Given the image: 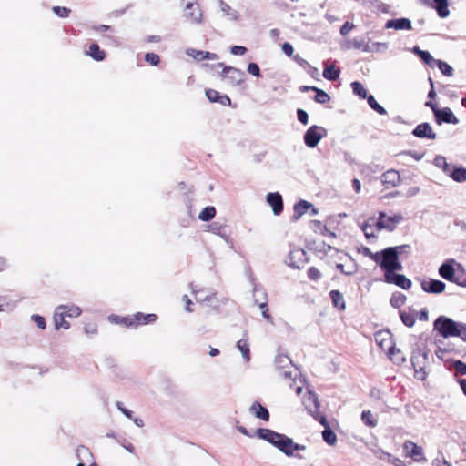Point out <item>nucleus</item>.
I'll return each instance as SVG.
<instances>
[{"instance_id":"7c9ffc66","label":"nucleus","mask_w":466,"mask_h":466,"mask_svg":"<svg viewBox=\"0 0 466 466\" xmlns=\"http://www.w3.org/2000/svg\"><path fill=\"white\" fill-rule=\"evenodd\" d=\"M86 55L91 56L96 61H103L106 57L105 51L101 50L99 46L96 43L90 45Z\"/></svg>"},{"instance_id":"f257e3e1","label":"nucleus","mask_w":466,"mask_h":466,"mask_svg":"<svg viewBox=\"0 0 466 466\" xmlns=\"http://www.w3.org/2000/svg\"><path fill=\"white\" fill-rule=\"evenodd\" d=\"M257 436L271 443L288 456H292L294 451L305 450L304 445L295 443L292 439L269 429H258Z\"/></svg>"},{"instance_id":"4d7b16f0","label":"nucleus","mask_w":466,"mask_h":466,"mask_svg":"<svg viewBox=\"0 0 466 466\" xmlns=\"http://www.w3.org/2000/svg\"><path fill=\"white\" fill-rule=\"evenodd\" d=\"M297 116H298V120L303 124V125H307L308 122H309V116H308V113L303 110V109H298L297 110Z\"/></svg>"},{"instance_id":"864d4df0","label":"nucleus","mask_w":466,"mask_h":466,"mask_svg":"<svg viewBox=\"0 0 466 466\" xmlns=\"http://www.w3.org/2000/svg\"><path fill=\"white\" fill-rule=\"evenodd\" d=\"M192 292L196 295V300L198 302L211 301L213 295H202V291H197L192 288Z\"/></svg>"},{"instance_id":"8fccbe9b","label":"nucleus","mask_w":466,"mask_h":466,"mask_svg":"<svg viewBox=\"0 0 466 466\" xmlns=\"http://www.w3.org/2000/svg\"><path fill=\"white\" fill-rule=\"evenodd\" d=\"M439 69L446 76H451L453 74V68L445 62L439 60Z\"/></svg>"},{"instance_id":"de8ad7c7","label":"nucleus","mask_w":466,"mask_h":466,"mask_svg":"<svg viewBox=\"0 0 466 466\" xmlns=\"http://www.w3.org/2000/svg\"><path fill=\"white\" fill-rule=\"evenodd\" d=\"M449 2L448 0H439V17L445 18L449 16Z\"/></svg>"},{"instance_id":"b1692460","label":"nucleus","mask_w":466,"mask_h":466,"mask_svg":"<svg viewBox=\"0 0 466 466\" xmlns=\"http://www.w3.org/2000/svg\"><path fill=\"white\" fill-rule=\"evenodd\" d=\"M206 96L212 103L218 102L224 106H229L231 103L230 98L227 95L221 96L214 89L206 90Z\"/></svg>"},{"instance_id":"ddd939ff","label":"nucleus","mask_w":466,"mask_h":466,"mask_svg":"<svg viewBox=\"0 0 466 466\" xmlns=\"http://www.w3.org/2000/svg\"><path fill=\"white\" fill-rule=\"evenodd\" d=\"M380 181L386 188H392L400 184V176L397 170L390 169L381 175Z\"/></svg>"},{"instance_id":"37998d69","label":"nucleus","mask_w":466,"mask_h":466,"mask_svg":"<svg viewBox=\"0 0 466 466\" xmlns=\"http://www.w3.org/2000/svg\"><path fill=\"white\" fill-rule=\"evenodd\" d=\"M311 90L316 92L315 101L319 104H325L329 101V96L323 90L318 87H311Z\"/></svg>"},{"instance_id":"1a4fd4ad","label":"nucleus","mask_w":466,"mask_h":466,"mask_svg":"<svg viewBox=\"0 0 466 466\" xmlns=\"http://www.w3.org/2000/svg\"><path fill=\"white\" fill-rule=\"evenodd\" d=\"M221 76L228 85L235 86L244 81L245 73L236 67L224 66Z\"/></svg>"},{"instance_id":"a18cd8bd","label":"nucleus","mask_w":466,"mask_h":466,"mask_svg":"<svg viewBox=\"0 0 466 466\" xmlns=\"http://www.w3.org/2000/svg\"><path fill=\"white\" fill-rule=\"evenodd\" d=\"M421 288L426 292L437 293V280L430 279L421 282Z\"/></svg>"},{"instance_id":"6e6552de","label":"nucleus","mask_w":466,"mask_h":466,"mask_svg":"<svg viewBox=\"0 0 466 466\" xmlns=\"http://www.w3.org/2000/svg\"><path fill=\"white\" fill-rule=\"evenodd\" d=\"M327 136V130L320 126H311L304 134V143L309 148H314Z\"/></svg>"},{"instance_id":"393cba45","label":"nucleus","mask_w":466,"mask_h":466,"mask_svg":"<svg viewBox=\"0 0 466 466\" xmlns=\"http://www.w3.org/2000/svg\"><path fill=\"white\" fill-rule=\"evenodd\" d=\"M376 219L374 217L369 218L363 224L360 225V228L363 231L366 238H375Z\"/></svg>"},{"instance_id":"7ed1b4c3","label":"nucleus","mask_w":466,"mask_h":466,"mask_svg":"<svg viewBox=\"0 0 466 466\" xmlns=\"http://www.w3.org/2000/svg\"><path fill=\"white\" fill-rule=\"evenodd\" d=\"M439 274L449 281L466 287V272L454 259L443 263L439 268Z\"/></svg>"},{"instance_id":"4c0bfd02","label":"nucleus","mask_w":466,"mask_h":466,"mask_svg":"<svg viewBox=\"0 0 466 466\" xmlns=\"http://www.w3.org/2000/svg\"><path fill=\"white\" fill-rule=\"evenodd\" d=\"M407 300V297L401 292H394L391 295L390 303L395 309L401 308Z\"/></svg>"},{"instance_id":"a19ab883","label":"nucleus","mask_w":466,"mask_h":466,"mask_svg":"<svg viewBox=\"0 0 466 466\" xmlns=\"http://www.w3.org/2000/svg\"><path fill=\"white\" fill-rule=\"evenodd\" d=\"M280 375L285 380L296 382V379L299 376V372L292 365L290 368L282 370Z\"/></svg>"},{"instance_id":"e433bc0d","label":"nucleus","mask_w":466,"mask_h":466,"mask_svg":"<svg viewBox=\"0 0 466 466\" xmlns=\"http://www.w3.org/2000/svg\"><path fill=\"white\" fill-rule=\"evenodd\" d=\"M339 76V69L335 66H326L323 70V77L329 81H335Z\"/></svg>"},{"instance_id":"72a5a7b5","label":"nucleus","mask_w":466,"mask_h":466,"mask_svg":"<svg viewBox=\"0 0 466 466\" xmlns=\"http://www.w3.org/2000/svg\"><path fill=\"white\" fill-rule=\"evenodd\" d=\"M208 231L221 237L224 239H228V234L226 232V227L225 225L218 223V222H213L208 226Z\"/></svg>"},{"instance_id":"a878e982","label":"nucleus","mask_w":466,"mask_h":466,"mask_svg":"<svg viewBox=\"0 0 466 466\" xmlns=\"http://www.w3.org/2000/svg\"><path fill=\"white\" fill-rule=\"evenodd\" d=\"M250 412L258 419L265 421L269 420L268 410L258 402H254L250 407Z\"/></svg>"},{"instance_id":"c756f323","label":"nucleus","mask_w":466,"mask_h":466,"mask_svg":"<svg viewBox=\"0 0 466 466\" xmlns=\"http://www.w3.org/2000/svg\"><path fill=\"white\" fill-rule=\"evenodd\" d=\"M220 11L223 15L227 16L229 20L238 21V13L237 10L233 9L229 5L226 4L223 1L219 2Z\"/></svg>"},{"instance_id":"5701e85b","label":"nucleus","mask_w":466,"mask_h":466,"mask_svg":"<svg viewBox=\"0 0 466 466\" xmlns=\"http://www.w3.org/2000/svg\"><path fill=\"white\" fill-rule=\"evenodd\" d=\"M442 122L457 125L459 123V118L454 115L451 108L444 107L439 109V125Z\"/></svg>"},{"instance_id":"412c9836","label":"nucleus","mask_w":466,"mask_h":466,"mask_svg":"<svg viewBox=\"0 0 466 466\" xmlns=\"http://www.w3.org/2000/svg\"><path fill=\"white\" fill-rule=\"evenodd\" d=\"M56 309L67 318H77L82 314L80 307L75 304H62L57 306Z\"/></svg>"},{"instance_id":"49530a36","label":"nucleus","mask_w":466,"mask_h":466,"mask_svg":"<svg viewBox=\"0 0 466 466\" xmlns=\"http://www.w3.org/2000/svg\"><path fill=\"white\" fill-rule=\"evenodd\" d=\"M361 420L367 426L375 427L377 420L373 418L370 410H364L361 414Z\"/></svg>"},{"instance_id":"c03bdc74","label":"nucleus","mask_w":466,"mask_h":466,"mask_svg":"<svg viewBox=\"0 0 466 466\" xmlns=\"http://www.w3.org/2000/svg\"><path fill=\"white\" fill-rule=\"evenodd\" d=\"M367 101H368V104L369 106L374 110L376 111L377 113H379L380 115H386L387 114V111L385 110V108L383 106H381L374 98L373 96H369L367 97Z\"/></svg>"},{"instance_id":"0e129e2a","label":"nucleus","mask_w":466,"mask_h":466,"mask_svg":"<svg viewBox=\"0 0 466 466\" xmlns=\"http://www.w3.org/2000/svg\"><path fill=\"white\" fill-rule=\"evenodd\" d=\"M84 330L87 336H95L97 333V328L94 324H86Z\"/></svg>"},{"instance_id":"bb28decb","label":"nucleus","mask_w":466,"mask_h":466,"mask_svg":"<svg viewBox=\"0 0 466 466\" xmlns=\"http://www.w3.org/2000/svg\"><path fill=\"white\" fill-rule=\"evenodd\" d=\"M65 316L61 311H59L56 308L54 312L53 319L55 324V329H68L70 328V323L65 319Z\"/></svg>"},{"instance_id":"052dcab7","label":"nucleus","mask_w":466,"mask_h":466,"mask_svg":"<svg viewBox=\"0 0 466 466\" xmlns=\"http://www.w3.org/2000/svg\"><path fill=\"white\" fill-rule=\"evenodd\" d=\"M116 407L128 419H132L133 412L123 406L120 401L116 402Z\"/></svg>"},{"instance_id":"4468645a","label":"nucleus","mask_w":466,"mask_h":466,"mask_svg":"<svg viewBox=\"0 0 466 466\" xmlns=\"http://www.w3.org/2000/svg\"><path fill=\"white\" fill-rule=\"evenodd\" d=\"M267 203L271 207L274 215L279 216L283 211V200L279 193H268L266 197Z\"/></svg>"},{"instance_id":"473e14b6","label":"nucleus","mask_w":466,"mask_h":466,"mask_svg":"<svg viewBox=\"0 0 466 466\" xmlns=\"http://www.w3.org/2000/svg\"><path fill=\"white\" fill-rule=\"evenodd\" d=\"M329 297L334 307L341 310L345 309L344 297L339 290H331Z\"/></svg>"},{"instance_id":"c85d7f7f","label":"nucleus","mask_w":466,"mask_h":466,"mask_svg":"<svg viewBox=\"0 0 466 466\" xmlns=\"http://www.w3.org/2000/svg\"><path fill=\"white\" fill-rule=\"evenodd\" d=\"M237 348L240 351L243 360L245 362H249L251 356H250V349L249 344L248 342L247 339H241L237 342Z\"/></svg>"},{"instance_id":"4be33fe9","label":"nucleus","mask_w":466,"mask_h":466,"mask_svg":"<svg viewBox=\"0 0 466 466\" xmlns=\"http://www.w3.org/2000/svg\"><path fill=\"white\" fill-rule=\"evenodd\" d=\"M412 134L420 138H435V133L428 123L418 125Z\"/></svg>"},{"instance_id":"69168bd1","label":"nucleus","mask_w":466,"mask_h":466,"mask_svg":"<svg viewBox=\"0 0 466 466\" xmlns=\"http://www.w3.org/2000/svg\"><path fill=\"white\" fill-rule=\"evenodd\" d=\"M454 368L458 373L466 374V364L461 360L454 362Z\"/></svg>"},{"instance_id":"9b49d317","label":"nucleus","mask_w":466,"mask_h":466,"mask_svg":"<svg viewBox=\"0 0 466 466\" xmlns=\"http://www.w3.org/2000/svg\"><path fill=\"white\" fill-rule=\"evenodd\" d=\"M403 450L405 455L410 457L414 461L420 462L424 460L422 448L410 441L404 442Z\"/></svg>"},{"instance_id":"680f3d73","label":"nucleus","mask_w":466,"mask_h":466,"mask_svg":"<svg viewBox=\"0 0 466 466\" xmlns=\"http://www.w3.org/2000/svg\"><path fill=\"white\" fill-rule=\"evenodd\" d=\"M370 258L381 267V261L383 258V250L376 253L370 252Z\"/></svg>"},{"instance_id":"774afa93","label":"nucleus","mask_w":466,"mask_h":466,"mask_svg":"<svg viewBox=\"0 0 466 466\" xmlns=\"http://www.w3.org/2000/svg\"><path fill=\"white\" fill-rule=\"evenodd\" d=\"M354 28V25L350 23V22H346L340 28V34L342 35H346L350 33V31H351L352 29Z\"/></svg>"},{"instance_id":"3c124183","label":"nucleus","mask_w":466,"mask_h":466,"mask_svg":"<svg viewBox=\"0 0 466 466\" xmlns=\"http://www.w3.org/2000/svg\"><path fill=\"white\" fill-rule=\"evenodd\" d=\"M145 60L152 66H157L160 62V57L155 53H147L145 55Z\"/></svg>"},{"instance_id":"09e8293b","label":"nucleus","mask_w":466,"mask_h":466,"mask_svg":"<svg viewBox=\"0 0 466 466\" xmlns=\"http://www.w3.org/2000/svg\"><path fill=\"white\" fill-rule=\"evenodd\" d=\"M186 54L191 57H193L195 60L197 61H202V60H205V56H204V51H201V50H197V49H194V48H188L187 51H186Z\"/></svg>"},{"instance_id":"ea45409f","label":"nucleus","mask_w":466,"mask_h":466,"mask_svg":"<svg viewBox=\"0 0 466 466\" xmlns=\"http://www.w3.org/2000/svg\"><path fill=\"white\" fill-rule=\"evenodd\" d=\"M216 215V209L212 206L206 207L199 214L198 219L201 221H209Z\"/></svg>"},{"instance_id":"a211bd4d","label":"nucleus","mask_w":466,"mask_h":466,"mask_svg":"<svg viewBox=\"0 0 466 466\" xmlns=\"http://www.w3.org/2000/svg\"><path fill=\"white\" fill-rule=\"evenodd\" d=\"M399 315L402 323L406 327L411 328L414 326L417 318V312L415 309L409 307L407 309H400L399 311Z\"/></svg>"},{"instance_id":"2eb2a0df","label":"nucleus","mask_w":466,"mask_h":466,"mask_svg":"<svg viewBox=\"0 0 466 466\" xmlns=\"http://www.w3.org/2000/svg\"><path fill=\"white\" fill-rule=\"evenodd\" d=\"M443 171L456 182L466 181V168L464 167H455L444 163Z\"/></svg>"},{"instance_id":"f03ea898","label":"nucleus","mask_w":466,"mask_h":466,"mask_svg":"<svg viewBox=\"0 0 466 466\" xmlns=\"http://www.w3.org/2000/svg\"><path fill=\"white\" fill-rule=\"evenodd\" d=\"M410 252V247L409 245L390 247L383 249L381 268L384 270V274L402 270V265L400 261V257Z\"/></svg>"},{"instance_id":"20e7f679","label":"nucleus","mask_w":466,"mask_h":466,"mask_svg":"<svg viewBox=\"0 0 466 466\" xmlns=\"http://www.w3.org/2000/svg\"><path fill=\"white\" fill-rule=\"evenodd\" d=\"M439 334L444 338L460 337L466 341V324L456 322L448 317L439 316Z\"/></svg>"},{"instance_id":"423d86ee","label":"nucleus","mask_w":466,"mask_h":466,"mask_svg":"<svg viewBox=\"0 0 466 466\" xmlns=\"http://www.w3.org/2000/svg\"><path fill=\"white\" fill-rule=\"evenodd\" d=\"M185 3L184 17L191 24L200 25L203 22V13L198 0H182Z\"/></svg>"},{"instance_id":"39448f33","label":"nucleus","mask_w":466,"mask_h":466,"mask_svg":"<svg viewBox=\"0 0 466 466\" xmlns=\"http://www.w3.org/2000/svg\"><path fill=\"white\" fill-rule=\"evenodd\" d=\"M374 339L376 344L383 350L386 351L391 360L400 363L405 360L404 357L400 354V350H396L392 341L391 333L388 330H380L375 333Z\"/></svg>"},{"instance_id":"f704fd0d","label":"nucleus","mask_w":466,"mask_h":466,"mask_svg":"<svg viewBox=\"0 0 466 466\" xmlns=\"http://www.w3.org/2000/svg\"><path fill=\"white\" fill-rule=\"evenodd\" d=\"M16 307V301L5 296H0V312H10Z\"/></svg>"},{"instance_id":"dca6fc26","label":"nucleus","mask_w":466,"mask_h":466,"mask_svg":"<svg viewBox=\"0 0 466 466\" xmlns=\"http://www.w3.org/2000/svg\"><path fill=\"white\" fill-rule=\"evenodd\" d=\"M305 261V252L303 249H292L287 258V264L293 268H299Z\"/></svg>"},{"instance_id":"79ce46f5","label":"nucleus","mask_w":466,"mask_h":466,"mask_svg":"<svg viewBox=\"0 0 466 466\" xmlns=\"http://www.w3.org/2000/svg\"><path fill=\"white\" fill-rule=\"evenodd\" d=\"M352 91L356 96H359L360 98H367L368 93L363 85L360 82L354 81L351 83Z\"/></svg>"},{"instance_id":"cd10ccee","label":"nucleus","mask_w":466,"mask_h":466,"mask_svg":"<svg viewBox=\"0 0 466 466\" xmlns=\"http://www.w3.org/2000/svg\"><path fill=\"white\" fill-rule=\"evenodd\" d=\"M310 208H312V205L306 201V200H300L294 206V219L298 220L301 218Z\"/></svg>"},{"instance_id":"0eeeda50","label":"nucleus","mask_w":466,"mask_h":466,"mask_svg":"<svg viewBox=\"0 0 466 466\" xmlns=\"http://www.w3.org/2000/svg\"><path fill=\"white\" fill-rule=\"evenodd\" d=\"M403 218L400 214L387 215L384 212L379 213V218L376 222V230L380 231L386 229L392 231L397 225L402 221Z\"/></svg>"},{"instance_id":"c9c22d12","label":"nucleus","mask_w":466,"mask_h":466,"mask_svg":"<svg viewBox=\"0 0 466 466\" xmlns=\"http://www.w3.org/2000/svg\"><path fill=\"white\" fill-rule=\"evenodd\" d=\"M276 367L282 370L287 368H290L293 364L289 357L286 354H278L275 359Z\"/></svg>"},{"instance_id":"2f4dec72","label":"nucleus","mask_w":466,"mask_h":466,"mask_svg":"<svg viewBox=\"0 0 466 466\" xmlns=\"http://www.w3.org/2000/svg\"><path fill=\"white\" fill-rule=\"evenodd\" d=\"M346 48H354L358 50H363L364 52H370L371 48L369 44L365 42L364 39H352L347 43Z\"/></svg>"},{"instance_id":"f8f14e48","label":"nucleus","mask_w":466,"mask_h":466,"mask_svg":"<svg viewBox=\"0 0 466 466\" xmlns=\"http://www.w3.org/2000/svg\"><path fill=\"white\" fill-rule=\"evenodd\" d=\"M385 281L389 284H395L396 286L409 289L411 287V281L402 274H397L396 271L384 274Z\"/></svg>"},{"instance_id":"13d9d810","label":"nucleus","mask_w":466,"mask_h":466,"mask_svg":"<svg viewBox=\"0 0 466 466\" xmlns=\"http://www.w3.org/2000/svg\"><path fill=\"white\" fill-rule=\"evenodd\" d=\"M308 277L312 280H318L321 277L319 270L314 267L308 269Z\"/></svg>"},{"instance_id":"f3484780","label":"nucleus","mask_w":466,"mask_h":466,"mask_svg":"<svg viewBox=\"0 0 466 466\" xmlns=\"http://www.w3.org/2000/svg\"><path fill=\"white\" fill-rule=\"evenodd\" d=\"M130 319L131 322H133L131 328H137L139 325H146L155 322L157 320V316L155 314H144L137 312L136 314L130 315Z\"/></svg>"},{"instance_id":"9d476101","label":"nucleus","mask_w":466,"mask_h":466,"mask_svg":"<svg viewBox=\"0 0 466 466\" xmlns=\"http://www.w3.org/2000/svg\"><path fill=\"white\" fill-rule=\"evenodd\" d=\"M303 405L316 420H319V416H323L319 411V402L314 392L310 390L307 392V395L303 398Z\"/></svg>"},{"instance_id":"6e6d98bb","label":"nucleus","mask_w":466,"mask_h":466,"mask_svg":"<svg viewBox=\"0 0 466 466\" xmlns=\"http://www.w3.org/2000/svg\"><path fill=\"white\" fill-rule=\"evenodd\" d=\"M399 157L401 158H406L409 157H412L416 161H419L422 158L423 155L416 153V152L409 151V152H402V153L399 154Z\"/></svg>"},{"instance_id":"603ef678","label":"nucleus","mask_w":466,"mask_h":466,"mask_svg":"<svg viewBox=\"0 0 466 466\" xmlns=\"http://www.w3.org/2000/svg\"><path fill=\"white\" fill-rule=\"evenodd\" d=\"M54 13L59 17H67L70 14V9L66 7L54 6Z\"/></svg>"},{"instance_id":"5fc2aeb1","label":"nucleus","mask_w":466,"mask_h":466,"mask_svg":"<svg viewBox=\"0 0 466 466\" xmlns=\"http://www.w3.org/2000/svg\"><path fill=\"white\" fill-rule=\"evenodd\" d=\"M247 71L254 76H260V69L258 64L256 63H249L247 67Z\"/></svg>"},{"instance_id":"338daca9","label":"nucleus","mask_w":466,"mask_h":466,"mask_svg":"<svg viewBox=\"0 0 466 466\" xmlns=\"http://www.w3.org/2000/svg\"><path fill=\"white\" fill-rule=\"evenodd\" d=\"M259 308L262 311V316L268 321H272V319L270 317V315L268 314V307H267V303L266 302H262L259 304Z\"/></svg>"},{"instance_id":"58836bf2","label":"nucleus","mask_w":466,"mask_h":466,"mask_svg":"<svg viewBox=\"0 0 466 466\" xmlns=\"http://www.w3.org/2000/svg\"><path fill=\"white\" fill-rule=\"evenodd\" d=\"M108 320L111 323L123 325L127 328H131V326L133 324V322H131L130 315L126 316V317H121V316L112 314L108 317Z\"/></svg>"},{"instance_id":"6ab92c4d","label":"nucleus","mask_w":466,"mask_h":466,"mask_svg":"<svg viewBox=\"0 0 466 466\" xmlns=\"http://www.w3.org/2000/svg\"><path fill=\"white\" fill-rule=\"evenodd\" d=\"M387 29L393 28L395 30H410L411 21L408 18H399L388 20L385 24Z\"/></svg>"},{"instance_id":"e2e57ef3","label":"nucleus","mask_w":466,"mask_h":466,"mask_svg":"<svg viewBox=\"0 0 466 466\" xmlns=\"http://www.w3.org/2000/svg\"><path fill=\"white\" fill-rule=\"evenodd\" d=\"M230 52L234 56H243L247 52V48L242 46H234L231 47Z\"/></svg>"},{"instance_id":"aec40b11","label":"nucleus","mask_w":466,"mask_h":466,"mask_svg":"<svg viewBox=\"0 0 466 466\" xmlns=\"http://www.w3.org/2000/svg\"><path fill=\"white\" fill-rule=\"evenodd\" d=\"M319 421L324 427V431L322 432L323 440L329 445H334L337 441V436L334 431L330 429L325 416H319Z\"/></svg>"},{"instance_id":"bf43d9fd","label":"nucleus","mask_w":466,"mask_h":466,"mask_svg":"<svg viewBox=\"0 0 466 466\" xmlns=\"http://www.w3.org/2000/svg\"><path fill=\"white\" fill-rule=\"evenodd\" d=\"M31 319L37 324L39 329H46V320L43 317L34 314L31 316Z\"/></svg>"}]
</instances>
